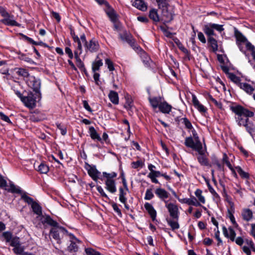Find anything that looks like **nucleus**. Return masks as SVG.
Returning <instances> with one entry per match:
<instances>
[{
    "instance_id": "40",
    "label": "nucleus",
    "mask_w": 255,
    "mask_h": 255,
    "mask_svg": "<svg viewBox=\"0 0 255 255\" xmlns=\"http://www.w3.org/2000/svg\"><path fill=\"white\" fill-rule=\"evenodd\" d=\"M195 195L196 196V197L198 198L199 200V202L201 203L202 204L205 203V197L202 195V191L199 189H196V190L195 192Z\"/></svg>"
},
{
    "instance_id": "12",
    "label": "nucleus",
    "mask_w": 255,
    "mask_h": 255,
    "mask_svg": "<svg viewBox=\"0 0 255 255\" xmlns=\"http://www.w3.org/2000/svg\"><path fill=\"white\" fill-rule=\"evenodd\" d=\"M245 245L242 248L243 251L246 255H251V251L255 253V245L251 239H244Z\"/></svg>"
},
{
    "instance_id": "50",
    "label": "nucleus",
    "mask_w": 255,
    "mask_h": 255,
    "mask_svg": "<svg viewBox=\"0 0 255 255\" xmlns=\"http://www.w3.org/2000/svg\"><path fill=\"white\" fill-rule=\"evenodd\" d=\"M74 42L77 43V48L76 50H78L79 53H82V46L81 44V40H80V38L78 36H75L74 39L73 40Z\"/></svg>"
},
{
    "instance_id": "5",
    "label": "nucleus",
    "mask_w": 255,
    "mask_h": 255,
    "mask_svg": "<svg viewBox=\"0 0 255 255\" xmlns=\"http://www.w3.org/2000/svg\"><path fill=\"white\" fill-rule=\"evenodd\" d=\"M21 199L28 205L31 206L32 211L34 214L39 216L42 214V207L39 204L31 198L27 196L25 193L21 195Z\"/></svg>"
},
{
    "instance_id": "32",
    "label": "nucleus",
    "mask_w": 255,
    "mask_h": 255,
    "mask_svg": "<svg viewBox=\"0 0 255 255\" xmlns=\"http://www.w3.org/2000/svg\"><path fill=\"white\" fill-rule=\"evenodd\" d=\"M89 132L91 138L93 140H97L99 141H102V138L98 133L96 129L93 127H90L89 129Z\"/></svg>"
},
{
    "instance_id": "39",
    "label": "nucleus",
    "mask_w": 255,
    "mask_h": 255,
    "mask_svg": "<svg viewBox=\"0 0 255 255\" xmlns=\"http://www.w3.org/2000/svg\"><path fill=\"white\" fill-rule=\"evenodd\" d=\"M7 191L12 193H21V190L20 187L16 186L13 183H10L9 188L7 189Z\"/></svg>"
},
{
    "instance_id": "22",
    "label": "nucleus",
    "mask_w": 255,
    "mask_h": 255,
    "mask_svg": "<svg viewBox=\"0 0 255 255\" xmlns=\"http://www.w3.org/2000/svg\"><path fill=\"white\" fill-rule=\"evenodd\" d=\"M173 18L172 13L169 11L167 7L163 8L162 10V20L164 23H168L172 20Z\"/></svg>"
},
{
    "instance_id": "20",
    "label": "nucleus",
    "mask_w": 255,
    "mask_h": 255,
    "mask_svg": "<svg viewBox=\"0 0 255 255\" xmlns=\"http://www.w3.org/2000/svg\"><path fill=\"white\" fill-rule=\"evenodd\" d=\"M178 201L182 204H186L188 205H193L195 206H201L200 203L197 200L195 197L191 198H178Z\"/></svg>"
},
{
    "instance_id": "47",
    "label": "nucleus",
    "mask_w": 255,
    "mask_h": 255,
    "mask_svg": "<svg viewBox=\"0 0 255 255\" xmlns=\"http://www.w3.org/2000/svg\"><path fill=\"white\" fill-rule=\"evenodd\" d=\"M29 120L33 122H39L42 120V118L34 112L30 115Z\"/></svg>"
},
{
    "instance_id": "13",
    "label": "nucleus",
    "mask_w": 255,
    "mask_h": 255,
    "mask_svg": "<svg viewBox=\"0 0 255 255\" xmlns=\"http://www.w3.org/2000/svg\"><path fill=\"white\" fill-rule=\"evenodd\" d=\"M21 102L26 107L30 109H33L36 106V100L31 92L29 93L27 96H24Z\"/></svg>"
},
{
    "instance_id": "36",
    "label": "nucleus",
    "mask_w": 255,
    "mask_h": 255,
    "mask_svg": "<svg viewBox=\"0 0 255 255\" xmlns=\"http://www.w3.org/2000/svg\"><path fill=\"white\" fill-rule=\"evenodd\" d=\"M228 78L231 80V81L234 82L239 87L240 86V84H242V83L241 82L240 78L234 74L230 73H228Z\"/></svg>"
},
{
    "instance_id": "1",
    "label": "nucleus",
    "mask_w": 255,
    "mask_h": 255,
    "mask_svg": "<svg viewBox=\"0 0 255 255\" xmlns=\"http://www.w3.org/2000/svg\"><path fill=\"white\" fill-rule=\"evenodd\" d=\"M214 30L221 32L224 30L223 28V25L213 23H208L204 26L203 31L208 36V43H209L212 51L215 52L218 50V45L217 41L212 37V36L215 35Z\"/></svg>"
},
{
    "instance_id": "48",
    "label": "nucleus",
    "mask_w": 255,
    "mask_h": 255,
    "mask_svg": "<svg viewBox=\"0 0 255 255\" xmlns=\"http://www.w3.org/2000/svg\"><path fill=\"white\" fill-rule=\"evenodd\" d=\"M103 176L106 178V180H114L113 178L117 176V173L112 172L111 173H107L106 172H103Z\"/></svg>"
},
{
    "instance_id": "62",
    "label": "nucleus",
    "mask_w": 255,
    "mask_h": 255,
    "mask_svg": "<svg viewBox=\"0 0 255 255\" xmlns=\"http://www.w3.org/2000/svg\"><path fill=\"white\" fill-rule=\"evenodd\" d=\"M148 169L150 171V172L148 173L147 177L149 178V177L151 176V175H152L153 172L156 171L155 170V169H156V167L152 164H149L148 165Z\"/></svg>"
},
{
    "instance_id": "30",
    "label": "nucleus",
    "mask_w": 255,
    "mask_h": 255,
    "mask_svg": "<svg viewBox=\"0 0 255 255\" xmlns=\"http://www.w3.org/2000/svg\"><path fill=\"white\" fill-rule=\"evenodd\" d=\"M133 5L143 11L146 10L147 8L146 3L143 0H135Z\"/></svg>"
},
{
    "instance_id": "34",
    "label": "nucleus",
    "mask_w": 255,
    "mask_h": 255,
    "mask_svg": "<svg viewBox=\"0 0 255 255\" xmlns=\"http://www.w3.org/2000/svg\"><path fill=\"white\" fill-rule=\"evenodd\" d=\"M235 36L236 38V43H240V42H245L247 41L246 37L236 29L235 30Z\"/></svg>"
},
{
    "instance_id": "53",
    "label": "nucleus",
    "mask_w": 255,
    "mask_h": 255,
    "mask_svg": "<svg viewBox=\"0 0 255 255\" xmlns=\"http://www.w3.org/2000/svg\"><path fill=\"white\" fill-rule=\"evenodd\" d=\"M86 255H101V254L92 248H86L85 250Z\"/></svg>"
},
{
    "instance_id": "49",
    "label": "nucleus",
    "mask_w": 255,
    "mask_h": 255,
    "mask_svg": "<svg viewBox=\"0 0 255 255\" xmlns=\"http://www.w3.org/2000/svg\"><path fill=\"white\" fill-rule=\"evenodd\" d=\"M2 237H3L6 243H10L13 238L12 233L8 231L3 232Z\"/></svg>"
},
{
    "instance_id": "25",
    "label": "nucleus",
    "mask_w": 255,
    "mask_h": 255,
    "mask_svg": "<svg viewBox=\"0 0 255 255\" xmlns=\"http://www.w3.org/2000/svg\"><path fill=\"white\" fill-rule=\"evenodd\" d=\"M192 103L195 107L199 112L204 113L206 112L205 107L201 104L195 95H192Z\"/></svg>"
},
{
    "instance_id": "28",
    "label": "nucleus",
    "mask_w": 255,
    "mask_h": 255,
    "mask_svg": "<svg viewBox=\"0 0 255 255\" xmlns=\"http://www.w3.org/2000/svg\"><path fill=\"white\" fill-rule=\"evenodd\" d=\"M81 54V53H79L78 50H75L74 51V58L76 59L77 66L82 71H83L85 70V68L84 63L80 58V55Z\"/></svg>"
},
{
    "instance_id": "27",
    "label": "nucleus",
    "mask_w": 255,
    "mask_h": 255,
    "mask_svg": "<svg viewBox=\"0 0 255 255\" xmlns=\"http://www.w3.org/2000/svg\"><path fill=\"white\" fill-rule=\"evenodd\" d=\"M158 109L163 114H169L171 111L172 106L166 101H163L161 103Z\"/></svg>"
},
{
    "instance_id": "56",
    "label": "nucleus",
    "mask_w": 255,
    "mask_h": 255,
    "mask_svg": "<svg viewBox=\"0 0 255 255\" xmlns=\"http://www.w3.org/2000/svg\"><path fill=\"white\" fill-rule=\"evenodd\" d=\"M105 64L107 65L108 68L110 71H113L115 70L113 62L109 59L105 60Z\"/></svg>"
},
{
    "instance_id": "19",
    "label": "nucleus",
    "mask_w": 255,
    "mask_h": 255,
    "mask_svg": "<svg viewBox=\"0 0 255 255\" xmlns=\"http://www.w3.org/2000/svg\"><path fill=\"white\" fill-rule=\"evenodd\" d=\"M148 100L153 110H155L157 108H159L160 104L162 102V98L160 97H151L149 96Z\"/></svg>"
},
{
    "instance_id": "58",
    "label": "nucleus",
    "mask_w": 255,
    "mask_h": 255,
    "mask_svg": "<svg viewBox=\"0 0 255 255\" xmlns=\"http://www.w3.org/2000/svg\"><path fill=\"white\" fill-rule=\"evenodd\" d=\"M97 190L102 197H105L107 199H109V197L107 195V194L105 192L104 189L101 186H97Z\"/></svg>"
},
{
    "instance_id": "41",
    "label": "nucleus",
    "mask_w": 255,
    "mask_h": 255,
    "mask_svg": "<svg viewBox=\"0 0 255 255\" xmlns=\"http://www.w3.org/2000/svg\"><path fill=\"white\" fill-rule=\"evenodd\" d=\"M37 170L41 174H46L49 171V167L44 163H41L37 168Z\"/></svg>"
},
{
    "instance_id": "7",
    "label": "nucleus",
    "mask_w": 255,
    "mask_h": 255,
    "mask_svg": "<svg viewBox=\"0 0 255 255\" xmlns=\"http://www.w3.org/2000/svg\"><path fill=\"white\" fill-rule=\"evenodd\" d=\"M26 83L34 92L40 94L41 82L39 79L36 78L33 76H29L26 80Z\"/></svg>"
},
{
    "instance_id": "23",
    "label": "nucleus",
    "mask_w": 255,
    "mask_h": 255,
    "mask_svg": "<svg viewBox=\"0 0 255 255\" xmlns=\"http://www.w3.org/2000/svg\"><path fill=\"white\" fill-rule=\"evenodd\" d=\"M106 189L111 193L117 191L116 182L115 180H106L105 181Z\"/></svg>"
},
{
    "instance_id": "44",
    "label": "nucleus",
    "mask_w": 255,
    "mask_h": 255,
    "mask_svg": "<svg viewBox=\"0 0 255 255\" xmlns=\"http://www.w3.org/2000/svg\"><path fill=\"white\" fill-rule=\"evenodd\" d=\"M181 123L184 125L185 128L188 129H192L193 128V126L189 121V120L186 118H181L180 120Z\"/></svg>"
},
{
    "instance_id": "38",
    "label": "nucleus",
    "mask_w": 255,
    "mask_h": 255,
    "mask_svg": "<svg viewBox=\"0 0 255 255\" xmlns=\"http://www.w3.org/2000/svg\"><path fill=\"white\" fill-rule=\"evenodd\" d=\"M235 168L242 178L246 179H249L250 174L248 172L244 171L240 166H238Z\"/></svg>"
},
{
    "instance_id": "42",
    "label": "nucleus",
    "mask_w": 255,
    "mask_h": 255,
    "mask_svg": "<svg viewBox=\"0 0 255 255\" xmlns=\"http://www.w3.org/2000/svg\"><path fill=\"white\" fill-rule=\"evenodd\" d=\"M167 222L170 226L172 230L178 229L179 228V225L177 222V220L174 221L171 219H167Z\"/></svg>"
},
{
    "instance_id": "55",
    "label": "nucleus",
    "mask_w": 255,
    "mask_h": 255,
    "mask_svg": "<svg viewBox=\"0 0 255 255\" xmlns=\"http://www.w3.org/2000/svg\"><path fill=\"white\" fill-rule=\"evenodd\" d=\"M112 206L113 207V210H114V211L116 213H117L118 215L120 217H122V213L121 212V210L119 208V206H118V204L117 203H113L112 204Z\"/></svg>"
},
{
    "instance_id": "57",
    "label": "nucleus",
    "mask_w": 255,
    "mask_h": 255,
    "mask_svg": "<svg viewBox=\"0 0 255 255\" xmlns=\"http://www.w3.org/2000/svg\"><path fill=\"white\" fill-rule=\"evenodd\" d=\"M222 161L224 163L226 164V165L229 167V168H231L232 167L229 161V158L226 153H224L223 154Z\"/></svg>"
},
{
    "instance_id": "9",
    "label": "nucleus",
    "mask_w": 255,
    "mask_h": 255,
    "mask_svg": "<svg viewBox=\"0 0 255 255\" xmlns=\"http://www.w3.org/2000/svg\"><path fill=\"white\" fill-rule=\"evenodd\" d=\"M68 238L70 244L68 246V251L71 253L77 252L78 251L79 244L81 243V241L72 234L69 235Z\"/></svg>"
},
{
    "instance_id": "51",
    "label": "nucleus",
    "mask_w": 255,
    "mask_h": 255,
    "mask_svg": "<svg viewBox=\"0 0 255 255\" xmlns=\"http://www.w3.org/2000/svg\"><path fill=\"white\" fill-rule=\"evenodd\" d=\"M9 243L13 248L21 245L19 238L17 237H13Z\"/></svg>"
},
{
    "instance_id": "18",
    "label": "nucleus",
    "mask_w": 255,
    "mask_h": 255,
    "mask_svg": "<svg viewBox=\"0 0 255 255\" xmlns=\"http://www.w3.org/2000/svg\"><path fill=\"white\" fill-rule=\"evenodd\" d=\"M241 216L244 221L248 222L253 219V212L249 208H244L242 210Z\"/></svg>"
},
{
    "instance_id": "54",
    "label": "nucleus",
    "mask_w": 255,
    "mask_h": 255,
    "mask_svg": "<svg viewBox=\"0 0 255 255\" xmlns=\"http://www.w3.org/2000/svg\"><path fill=\"white\" fill-rule=\"evenodd\" d=\"M154 195L152 192V189H147L146 190L144 199L146 200H149L153 198Z\"/></svg>"
},
{
    "instance_id": "45",
    "label": "nucleus",
    "mask_w": 255,
    "mask_h": 255,
    "mask_svg": "<svg viewBox=\"0 0 255 255\" xmlns=\"http://www.w3.org/2000/svg\"><path fill=\"white\" fill-rule=\"evenodd\" d=\"M24 250V248L21 245L14 247L12 249L13 252L17 255H22L25 252Z\"/></svg>"
},
{
    "instance_id": "46",
    "label": "nucleus",
    "mask_w": 255,
    "mask_h": 255,
    "mask_svg": "<svg viewBox=\"0 0 255 255\" xmlns=\"http://www.w3.org/2000/svg\"><path fill=\"white\" fill-rule=\"evenodd\" d=\"M103 65V62L102 60H97L93 62L92 64V70L94 72L98 71L100 67Z\"/></svg>"
},
{
    "instance_id": "33",
    "label": "nucleus",
    "mask_w": 255,
    "mask_h": 255,
    "mask_svg": "<svg viewBox=\"0 0 255 255\" xmlns=\"http://www.w3.org/2000/svg\"><path fill=\"white\" fill-rule=\"evenodd\" d=\"M243 127H245L247 132L251 135L255 132V125L250 121H248Z\"/></svg>"
},
{
    "instance_id": "15",
    "label": "nucleus",
    "mask_w": 255,
    "mask_h": 255,
    "mask_svg": "<svg viewBox=\"0 0 255 255\" xmlns=\"http://www.w3.org/2000/svg\"><path fill=\"white\" fill-rule=\"evenodd\" d=\"M3 18L1 20V22L6 25L8 26H19V24L14 19V16L9 14L8 12L6 15H4Z\"/></svg>"
},
{
    "instance_id": "16",
    "label": "nucleus",
    "mask_w": 255,
    "mask_h": 255,
    "mask_svg": "<svg viewBox=\"0 0 255 255\" xmlns=\"http://www.w3.org/2000/svg\"><path fill=\"white\" fill-rule=\"evenodd\" d=\"M197 151L199 154V155L197 156V160L200 164L203 166H209L208 160L205 155V151L203 149V148L199 149Z\"/></svg>"
},
{
    "instance_id": "24",
    "label": "nucleus",
    "mask_w": 255,
    "mask_h": 255,
    "mask_svg": "<svg viewBox=\"0 0 255 255\" xmlns=\"http://www.w3.org/2000/svg\"><path fill=\"white\" fill-rule=\"evenodd\" d=\"M144 208L150 216L152 221H154L156 217V211L154 209L153 206L149 203H145Z\"/></svg>"
},
{
    "instance_id": "14",
    "label": "nucleus",
    "mask_w": 255,
    "mask_h": 255,
    "mask_svg": "<svg viewBox=\"0 0 255 255\" xmlns=\"http://www.w3.org/2000/svg\"><path fill=\"white\" fill-rule=\"evenodd\" d=\"M184 144L187 147L191 148L196 151L199 149L202 148L203 147L201 142H200V145H199L197 143V141L195 140L194 141L191 136L187 137L185 138Z\"/></svg>"
},
{
    "instance_id": "64",
    "label": "nucleus",
    "mask_w": 255,
    "mask_h": 255,
    "mask_svg": "<svg viewBox=\"0 0 255 255\" xmlns=\"http://www.w3.org/2000/svg\"><path fill=\"white\" fill-rule=\"evenodd\" d=\"M249 234L254 238H255V223L251 225V229L249 232Z\"/></svg>"
},
{
    "instance_id": "37",
    "label": "nucleus",
    "mask_w": 255,
    "mask_h": 255,
    "mask_svg": "<svg viewBox=\"0 0 255 255\" xmlns=\"http://www.w3.org/2000/svg\"><path fill=\"white\" fill-rule=\"evenodd\" d=\"M149 16L150 19H152L155 22L159 21V17L157 11L155 9H152L149 11Z\"/></svg>"
},
{
    "instance_id": "52",
    "label": "nucleus",
    "mask_w": 255,
    "mask_h": 255,
    "mask_svg": "<svg viewBox=\"0 0 255 255\" xmlns=\"http://www.w3.org/2000/svg\"><path fill=\"white\" fill-rule=\"evenodd\" d=\"M141 56L142 58V60L143 63L146 65H148L149 64V62L150 61V58L148 56L146 53L144 51H142L141 53Z\"/></svg>"
},
{
    "instance_id": "3",
    "label": "nucleus",
    "mask_w": 255,
    "mask_h": 255,
    "mask_svg": "<svg viewBox=\"0 0 255 255\" xmlns=\"http://www.w3.org/2000/svg\"><path fill=\"white\" fill-rule=\"evenodd\" d=\"M70 233H68L67 231L63 227L59 226L57 223L56 226L52 227L49 232L50 238H52L55 240L57 244L61 243V240L64 237H68Z\"/></svg>"
},
{
    "instance_id": "2",
    "label": "nucleus",
    "mask_w": 255,
    "mask_h": 255,
    "mask_svg": "<svg viewBox=\"0 0 255 255\" xmlns=\"http://www.w3.org/2000/svg\"><path fill=\"white\" fill-rule=\"evenodd\" d=\"M231 110L235 114V120L239 126H243L249 121V118L253 117L254 113L241 105L230 107Z\"/></svg>"
},
{
    "instance_id": "29",
    "label": "nucleus",
    "mask_w": 255,
    "mask_h": 255,
    "mask_svg": "<svg viewBox=\"0 0 255 255\" xmlns=\"http://www.w3.org/2000/svg\"><path fill=\"white\" fill-rule=\"evenodd\" d=\"M239 87L249 94H251L255 89V86H252L247 83H242Z\"/></svg>"
},
{
    "instance_id": "21",
    "label": "nucleus",
    "mask_w": 255,
    "mask_h": 255,
    "mask_svg": "<svg viewBox=\"0 0 255 255\" xmlns=\"http://www.w3.org/2000/svg\"><path fill=\"white\" fill-rule=\"evenodd\" d=\"M155 194L161 200L166 201L165 199L169 197V193L164 189L161 188H156L155 190Z\"/></svg>"
},
{
    "instance_id": "61",
    "label": "nucleus",
    "mask_w": 255,
    "mask_h": 255,
    "mask_svg": "<svg viewBox=\"0 0 255 255\" xmlns=\"http://www.w3.org/2000/svg\"><path fill=\"white\" fill-rule=\"evenodd\" d=\"M247 49L251 51L252 53L255 51V47L248 40L245 42Z\"/></svg>"
},
{
    "instance_id": "63",
    "label": "nucleus",
    "mask_w": 255,
    "mask_h": 255,
    "mask_svg": "<svg viewBox=\"0 0 255 255\" xmlns=\"http://www.w3.org/2000/svg\"><path fill=\"white\" fill-rule=\"evenodd\" d=\"M207 184L208 189H209L210 192L213 195L217 196V197H219L218 194L217 193V192L215 191V190L214 189V188L210 185L209 181L207 182Z\"/></svg>"
},
{
    "instance_id": "31",
    "label": "nucleus",
    "mask_w": 255,
    "mask_h": 255,
    "mask_svg": "<svg viewBox=\"0 0 255 255\" xmlns=\"http://www.w3.org/2000/svg\"><path fill=\"white\" fill-rule=\"evenodd\" d=\"M110 101L115 105H118L119 102V95L117 92L110 91L108 95Z\"/></svg>"
},
{
    "instance_id": "11",
    "label": "nucleus",
    "mask_w": 255,
    "mask_h": 255,
    "mask_svg": "<svg viewBox=\"0 0 255 255\" xmlns=\"http://www.w3.org/2000/svg\"><path fill=\"white\" fill-rule=\"evenodd\" d=\"M37 220L40 221V223L43 225L44 226L47 224L51 226V228L54 226H56L57 223L56 221L53 220L50 216L47 215H43L42 214L41 215L36 217L35 221L36 222ZM34 223H36V222H34Z\"/></svg>"
},
{
    "instance_id": "35",
    "label": "nucleus",
    "mask_w": 255,
    "mask_h": 255,
    "mask_svg": "<svg viewBox=\"0 0 255 255\" xmlns=\"http://www.w3.org/2000/svg\"><path fill=\"white\" fill-rule=\"evenodd\" d=\"M127 190H124L123 188L120 187L119 189V200L122 203L127 202V199L126 197L127 195Z\"/></svg>"
},
{
    "instance_id": "43",
    "label": "nucleus",
    "mask_w": 255,
    "mask_h": 255,
    "mask_svg": "<svg viewBox=\"0 0 255 255\" xmlns=\"http://www.w3.org/2000/svg\"><path fill=\"white\" fill-rule=\"evenodd\" d=\"M17 70L16 73L18 75L23 77H26L27 79L29 76H30L27 70L23 68H17Z\"/></svg>"
},
{
    "instance_id": "26",
    "label": "nucleus",
    "mask_w": 255,
    "mask_h": 255,
    "mask_svg": "<svg viewBox=\"0 0 255 255\" xmlns=\"http://www.w3.org/2000/svg\"><path fill=\"white\" fill-rule=\"evenodd\" d=\"M119 35L120 38L123 41H126L130 45H132L133 43L132 37L126 31H124L123 33H120Z\"/></svg>"
},
{
    "instance_id": "4",
    "label": "nucleus",
    "mask_w": 255,
    "mask_h": 255,
    "mask_svg": "<svg viewBox=\"0 0 255 255\" xmlns=\"http://www.w3.org/2000/svg\"><path fill=\"white\" fill-rule=\"evenodd\" d=\"M222 230L225 237L229 239L233 242H235L238 246H243L244 242L243 238L238 237L236 238V233L232 227H230L227 229L226 227L223 226Z\"/></svg>"
},
{
    "instance_id": "10",
    "label": "nucleus",
    "mask_w": 255,
    "mask_h": 255,
    "mask_svg": "<svg viewBox=\"0 0 255 255\" xmlns=\"http://www.w3.org/2000/svg\"><path fill=\"white\" fill-rule=\"evenodd\" d=\"M85 51L86 52H96L98 51L100 45L97 40L93 38L86 43L84 45Z\"/></svg>"
},
{
    "instance_id": "8",
    "label": "nucleus",
    "mask_w": 255,
    "mask_h": 255,
    "mask_svg": "<svg viewBox=\"0 0 255 255\" xmlns=\"http://www.w3.org/2000/svg\"><path fill=\"white\" fill-rule=\"evenodd\" d=\"M85 168L92 179L95 181H97L98 179L100 178L101 172L97 169L96 166L85 163Z\"/></svg>"
},
{
    "instance_id": "17",
    "label": "nucleus",
    "mask_w": 255,
    "mask_h": 255,
    "mask_svg": "<svg viewBox=\"0 0 255 255\" xmlns=\"http://www.w3.org/2000/svg\"><path fill=\"white\" fill-rule=\"evenodd\" d=\"M160 176L163 177L167 181H170L171 179V177L167 175L166 173H162L159 171H155L154 172L149 178L151 179V181L152 183L158 184L159 183V182L156 178Z\"/></svg>"
},
{
    "instance_id": "6",
    "label": "nucleus",
    "mask_w": 255,
    "mask_h": 255,
    "mask_svg": "<svg viewBox=\"0 0 255 255\" xmlns=\"http://www.w3.org/2000/svg\"><path fill=\"white\" fill-rule=\"evenodd\" d=\"M165 206L168 210L170 216L173 219L178 220L179 215L178 206L174 203L165 201Z\"/></svg>"
},
{
    "instance_id": "59",
    "label": "nucleus",
    "mask_w": 255,
    "mask_h": 255,
    "mask_svg": "<svg viewBox=\"0 0 255 255\" xmlns=\"http://www.w3.org/2000/svg\"><path fill=\"white\" fill-rule=\"evenodd\" d=\"M209 99L218 108L221 109L222 107V104L220 102L217 101L216 99L213 98V97L211 95L209 96Z\"/></svg>"
},
{
    "instance_id": "60",
    "label": "nucleus",
    "mask_w": 255,
    "mask_h": 255,
    "mask_svg": "<svg viewBox=\"0 0 255 255\" xmlns=\"http://www.w3.org/2000/svg\"><path fill=\"white\" fill-rule=\"evenodd\" d=\"M0 119L2 121H4V122L9 124H12V122H11V121L9 119V118H8V117L6 116L5 115H4L1 112H0Z\"/></svg>"
}]
</instances>
